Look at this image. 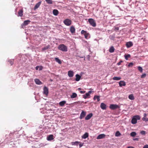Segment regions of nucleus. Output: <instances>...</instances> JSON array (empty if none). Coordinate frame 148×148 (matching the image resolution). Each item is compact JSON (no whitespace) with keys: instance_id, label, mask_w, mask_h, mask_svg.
Instances as JSON below:
<instances>
[{"instance_id":"nucleus-1","label":"nucleus","mask_w":148,"mask_h":148,"mask_svg":"<svg viewBox=\"0 0 148 148\" xmlns=\"http://www.w3.org/2000/svg\"><path fill=\"white\" fill-rule=\"evenodd\" d=\"M58 49L63 52H66L68 51L67 47L64 44H60L58 47Z\"/></svg>"},{"instance_id":"nucleus-2","label":"nucleus","mask_w":148,"mask_h":148,"mask_svg":"<svg viewBox=\"0 0 148 148\" xmlns=\"http://www.w3.org/2000/svg\"><path fill=\"white\" fill-rule=\"evenodd\" d=\"M140 119V117L139 115H136L134 116L132 119L131 123L134 124H135L137 123V121Z\"/></svg>"},{"instance_id":"nucleus-3","label":"nucleus","mask_w":148,"mask_h":148,"mask_svg":"<svg viewBox=\"0 0 148 148\" xmlns=\"http://www.w3.org/2000/svg\"><path fill=\"white\" fill-rule=\"evenodd\" d=\"M88 21L90 24L93 27H95L96 25L95 21L92 18H89L88 20Z\"/></svg>"},{"instance_id":"nucleus-4","label":"nucleus","mask_w":148,"mask_h":148,"mask_svg":"<svg viewBox=\"0 0 148 148\" xmlns=\"http://www.w3.org/2000/svg\"><path fill=\"white\" fill-rule=\"evenodd\" d=\"M64 23L67 26H70L71 24L72 21L69 19H66L63 21Z\"/></svg>"},{"instance_id":"nucleus-5","label":"nucleus","mask_w":148,"mask_h":148,"mask_svg":"<svg viewBox=\"0 0 148 148\" xmlns=\"http://www.w3.org/2000/svg\"><path fill=\"white\" fill-rule=\"evenodd\" d=\"M43 94L45 95L46 96H47L48 95L49 93V90L48 88L46 86H45L43 88Z\"/></svg>"},{"instance_id":"nucleus-6","label":"nucleus","mask_w":148,"mask_h":148,"mask_svg":"<svg viewBox=\"0 0 148 148\" xmlns=\"http://www.w3.org/2000/svg\"><path fill=\"white\" fill-rule=\"evenodd\" d=\"M119 108V106L116 104H112L110 106V108L112 110H114Z\"/></svg>"},{"instance_id":"nucleus-7","label":"nucleus","mask_w":148,"mask_h":148,"mask_svg":"<svg viewBox=\"0 0 148 148\" xmlns=\"http://www.w3.org/2000/svg\"><path fill=\"white\" fill-rule=\"evenodd\" d=\"M92 91H89L88 92L86 93L85 95H83V98L84 99H86L87 98H89L88 97L90 96V94L91 93Z\"/></svg>"},{"instance_id":"nucleus-8","label":"nucleus","mask_w":148,"mask_h":148,"mask_svg":"<svg viewBox=\"0 0 148 148\" xmlns=\"http://www.w3.org/2000/svg\"><path fill=\"white\" fill-rule=\"evenodd\" d=\"M47 139L48 141H51L54 139L53 136L52 134H50L47 137Z\"/></svg>"},{"instance_id":"nucleus-9","label":"nucleus","mask_w":148,"mask_h":148,"mask_svg":"<svg viewBox=\"0 0 148 148\" xmlns=\"http://www.w3.org/2000/svg\"><path fill=\"white\" fill-rule=\"evenodd\" d=\"M133 45V43L132 42L129 41L126 43V46L127 48H130Z\"/></svg>"},{"instance_id":"nucleus-10","label":"nucleus","mask_w":148,"mask_h":148,"mask_svg":"<svg viewBox=\"0 0 148 148\" xmlns=\"http://www.w3.org/2000/svg\"><path fill=\"white\" fill-rule=\"evenodd\" d=\"M86 115V112L84 111H82L81 114H80L79 118L80 119H82Z\"/></svg>"},{"instance_id":"nucleus-11","label":"nucleus","mask_w":148,"mask_h":148,"mask_svg":"<svg viewBox=\"0 0 148 148\" xmlns=\"http://www.w3.org/2000/svg\"><path fill=\"white\" fill-rule=\"evenodd\" d=\"M119 85L120 87H122L123 86H125L126 85V83L125 82L123 81H120L119 82Z\"/></svg>"},{"instance_id":"nucleus-12","label":"nucleus","mask_w":148,"mask_h":148,"mask_svg":"<svg viewBox=\"0 0 148 148\" xmlns=\"http://www.w3.org/2000/svg\"><path fill=\"white\" fill-rule=\"evenodd\" d=\"M105 136V135L103 134L99 135L97 138V139H100L103 138Z\"/></svg>"},{"instance_id":"nucleus-13","label":"nucleus","mask_w":148,"mask_h":148,"mask_svg":"<svg viewBox=\"0 0 148 148\" xmlns=\"http://www.w3.org/2000/svg\"><path fill=\"white\" fill-rule=\"evenodd\" d=\"M68 75L69 77H73L74 75V72L72 71H69L68 72Z\"/></svg>"},{"instance_id":"nucleus-14","label":"nucleus","mask_w":148,"mask_h":148,"mask_svg":"<svg viewBox=\"0 0 148 148\" xmlns=\"http://www.w3.org/2000/svg\"><path fill=\"white\" fill-rule=\"evenodd\" d=\"M93 116V114L92 113H90L88 114L87 116L85 117V119L86 120H89Z\"/></svg>"},{"instance_id":"nucleus-15","label":"nucleus","mask_w":148,"mask_h":148,"mask_svg":"<svg viewBox=\"0 0 148 148\" xmlns=\"http://www.w3.org/2000/svg\"><path fill=\"white\" fill-rule=\"evenodd\" d=\"M30 22V21L29 20L25 21L23 24L22 26H26L29 24Z\"/></svg>"},{"instance_id":"nucleus-16","label":"nucleus","mask_w":148,"mask_h":148,"mask_svg":"<svg viewBox=\"0 0 148 148\" xmlns=\"http://www.w3.org/2000/svg\"><path fill=\"white\" fill-rule=\"evenodd\" d=\"M106 105L103 103H101L100 105V107L103 110H106Z\"/></svg>"},{"instance_id":"nucleus-17","label":"nucleus","mask_w":148,"mask_h":148,"mask_svg":"<svg viewBox=\"0 0 148 148\" xmlns=\"http://www.w3.org/2000/svg\"><path fill=\"white\" fill-rule=\"evenodd\" d=\"M23 10L22 9L20 10L18 12V16L21 17L23 15Z\"/></svg>"},{"instance_id":"nucleus-18","label":"nucleus","mask_w":148,"mask_h":148,"mask_svg":"<svg viewBox=\"0 0 148 148\" xmlns=\"http://www.w3.org/2000/svg\"><path fill=\"white\" fill-rule=\"evenodd\" d=\"M80 143V142H79L76 141L75 142H71V144L73 145L78 146Z\"/></svg>"},{"instance_id":"nucleus-19","label":"nucleus","mask_w":148,"mask_h":148,"mask_svg":"<svg viewBox=\"0 0 148 148\" xmlns=\"http://www.w3.org/2000/svg\"><path fill=\"white\" fill-rule=\"evenodd\" d=\"M88 133L87 132H86L82 136V138L85 139L88 137Z\"/></svg>"},{"instance_id":"nucleus-20","label":"nucleus","mask_w":148,"mask_h":148,"mask_svg":"<svg viewBox=\"0 0 148 148\" xmlns=\"http://www.w3.org/2000/svg\"><path fill=\"white\" fill-rule=\"evenodd\" d=\"M75 77H76V78L75 79V80L76 81H79L80 80V79L81 78V76H80L79 75L77 74L76 75Z\"/></svg>"},{"instance_id":"nucleus-21","label":"nucleus","mask_w":148,"mask_h":148,"mask_svg":"<svg viewBox=\"0 0 148 148\" xmlns=\"http://www.w3.org/2000/svg\"><path fill=\"white\" fill-rule=\"evenodd\" d=\"M58 13L59 12L56 9H54L53 11V13L55 16H57L58 15Z\"/></svg>"},{"instance_id":"nucleus-22","label":"nucleus","mask_w":148,"mask_h":148,"mask_svg":"<svg viewBox=\"0 0 148 148\" xmlns=\"http://www.w3.org/2000/svg\"><path fill=\"white\" fill-rule=\"evenodd\" d=\"M77 97V94L75 92H73L72 94L71 95V98L72 99H73L76 98Z\"/></svg>"},{"instance_id":"nucleus-23","label":"nucleus","mask_w":148,"mask_h":148,"mask_svg":"<svg viewBox=\"0 0 148 148\" xmlns=\"http://www.w3.org/2000/svg\"><path fill=\"white\" fill-rule=\"evenodd\" d=\"M70 31L72 33H75V27L73 26H71L70 27Z\"/></svg>"},{"instance_id":"nucleus-24","label":"nucleus","mask_w":148,"mask_h":148,"mask_svg":"<svg viewBox=\"0 0 148 148\" xmlns=\"http://www.w3.org/2000/svg\"><path fill=\"white\" fill-rule=\"evenodd\" d=\"M66 103L65 101H60L59 103V104L61 106H63Z\"/></svg>"},{"instance_id":"nucleus-25","label":"nucleus","mask_w":148,"mask_h":148,"mask_svg":"<svg viewBox=\"0 0 148 148\" xmlns=\"http://www.w3.org/2000/svg\"><path fill=\"white\" fill-rule=\"evenodd\" d=\"M50 47V45H48L47 46L44 47L42 49V51H44V50H47L49 49Z\"/></svg>"},{"instance_id":"nucleus-26","label":"nucleus","mask_w":148,"mask_h":148,"mask_svg":"<svg viewBox=\"0 0 148 148\" xmlns=\"http://www.w3.org/2000/svg\"><path fill=\"white\" fill-rule=\"evenodd\" d=\"M114 51V49L113 46H111L109 49V51L111 53H113Z\"/></svg>"},{"instance_id":"nucleus-27","label":"nucleus","mask_w":148,"mask_h":148,"mask_svg":"<svg viewBox=\"0 0 148 148\" xmlns=\"http://www.w3.org/2000/svg\"><path fill=\"white\" fill-rule=\"evenodd\" d=\"M128 98L131 100H134V97L133 94H130L129 95Z\"/></svg>"},{"instance_id":"nucleus-28","label":"nucleus","mask_w":148,"mask_h":148,"mask_svg":"<svg viewBox=\"0 0 148 148\" xmlns=\"http://www.w3.org/2000/svg\"><path fill=\"white\" fill-rule=\"evenodd\" d=\"M55 61L59 64H61L62 63V62L61 60L58 58H55Z\"/></svg>"},{"instance_id":"nucleus-29","label":"nucleus","mask_w":148,"mask_h":148,"mask_svg":"<svg viewBox=\"0 0 148 148\" xmlns=\"http://www.w3.org/2000/svg\"><path fill=\"white\" fill-rule=\"evenodd\" d=\"M121 79V78L120 77H113V79L114 80L118 81L119 80Z\"/></svg>"},{"instance_id":"nucleus-30","label":"nucleus","mask_w":148,"mask_h":148,"mask_svg":"<svg viewBox=\"0 0 148 148\" xmlns=\"http://www.w3.org/2000/svg\"><path fill=\"white\" fill-rule=\"evenodd\" d=\"M136 135V132H132L130 134V136L132 137H134Z\"/></svg>"},{"instance_id":"nucleus-31","label":"nucleus","mask_w":148,"mask_h":148,"mask_svg":"<svg viewBox=\"0 0 148 148\" xmlns=\"http://www.w3.org/2000/svg\"><path fill=\"white\" fill-rule=\"evenodd\" d=\"M130 57V55L129 54L125 55V58L126 60H127L128 58Z\"/></svg>"},{"instance_id":"nucleus-32","label":"nucleus","mask_w":148,"mask_h":148,"mask_svg":"<svg viewBox=\"0 0 148 148\" xmlns=\"http://www.w3.org/2000/svg\"><path fill=\"white\" fill-rule=\"evenodd\" d=\"M121 135V133L119 131H117L115 133V135L116 136H119Z\"/></svg>"},{"instance_id":"nucleus-33","label":"nucleus","mask_w":148,"mask_h":148,"mask_svg":"<svg viewBox=\"0 0 148 148\" xmlns=\"http://www.w3.org/2000/svg\"><path fill=\"white\" fill-rule=\"evenodd\" d=\"M43 68V67L41 66H38V70L39 69V71H41L42 70Z\"/></svg>"},{"instance_id":"nucleus-34","label":"nucleus","mask_w":148,"mask_h":148,"mask_svg":"<svg viewBox=\"0 0 148 148\" xmlns=\"http://www.w3.org/2000/svg\"><path fill=\"white\" fill-rule=\"evenodd\" d=\"M138 69L140 72H142L143 69L140 66H138Z\"/></svg>"},{"instance_id":"nucleus-35","label":"nucleus","mask_w":148,"mask_h":148,"mask_svg":"<svg viewBox=\"0 0 148 148\" xmlns=\"http://www.w3.org/2000/svg\"><path fill=\"white\" fill-rule=\"evenodd\" d=\"M9 63L11 65H12L13 64V60H10L8 61Z\"/></svg>"},{"instance_id":"nucleus-36","label":"nucleus","mask_w":148,"mask_h":148,"mask_svg":"<svg viewBox=\"0 0 148 148\" xmlns=\"http://www.w3.org/2000/svg\"><path fill=\"white\" fill-rule=\"evenodd\" d=\"M142 120L143 121H145V122L148 121V119L147 118H146V117H143L142 118Z\"/></svg>"},{"instance_id":"nucleus-37","label":"nucleus","mask_w":148,"mask_h":148,"mask_svg":"<svg viewBox=\"0 0 148 148\" xmlns=\"http://www.w3.org/2000/svg\"><path fill=\"white\" fill-rule=\"evenodd\" d=\"M134 64L132 62H130V63L128 65V66L129 67H132V66H133Z\"/></svg>"},{"instance_id":"nucleus-38","label":"nucleus","mask_w":148,"mask_h":148,"mask_svg":"<svg viewBox=\"0 0 148 148\" xmlns=\"http://www.w3.org/2000/svg\"><path fill=\"white\" fill-rule=\"evenodd\" d=\"M87 33L86 31H85L84 30H82L81 32V34H85Z\"/></svg>"},{"instance_id":"nucleus-39","label":"nucleus","mask_w":148,"mask_h":148,"mask_svg":"<svg viewBox=\"0 0 148 148\" xmlns=\"http://www.w3.org/2000/svg\"><path fill=\"white\" fill-rule=\"evenodd\" d=\"M42 84V82L39 79H38V85H41Z\"/></svg>"},{"instance_id":"nucleus-40","label":"nucleus","mask_w":148,"mask_h":148,"mask_svg":"<svg viewBox=\"0 0 148 148\" xmlns=\"http://www.w3.org/2000/svg\"><path fill=\"white\" fill-rule=\"evenodd\" d=\"M89 34L88 33H86L84 34V36L85 38L86 39H87L88 36Z\"/></svg>"},{"instance_id":"nucleus-41","label":"nucleus","mask_w":148,"mask_h":148,"mask_svg":"<svg viewBox=\"0 0 148 148\" xmlns=\"http://www.w3.org/2000/svg\"><path fill=\"white\" fill-rule=\"evenodd\" d=\"M100 96L96 95V99H97V101H100Z\"/></svg>"},{"instance_id":"nucleus-42","label":"nucleus","mask_w":148,"mask_h":148,"mask_svg":"<svg viewBox=\"0 0 148 148\" xmlns=\"http://www.w3.org/2000/svg\"><path fill=\"white\" fill-rule=\"evenodd\" d=\"M140 133L142 135H145L146 134V132L145 131H142L140 132Z\"/></svg>"},{"instance_id":"nucleus-43","label":"nucleus","mask_w":148,"mask_h":148,"mask_svg":"<svg viewBox=\"0 0 148 148\" xmlns=\"http://www.w3.org/2000/svg\"><path fill=\"white\" fill-rule=\"evenodd\" d=\"M146 75L145 73L143 74L141 76V78H143L146 76Z\"/></svg>"},{"instance_id":"nucleus-44","label":"nucleus","mask_w":148,"mask_h":148,"mask_svg":"<svg viewBox=\"0 0 148 148\" xmlns=\"http://www.w3.org/2000/svg\"><path fill=\"white\" fill-rule=\"evenodd\" d=\"M47 3L49 4H51L52 3V1H46Z\"/></svg>"},{"instance_id":"nucleus-45","label":"nucleus","mask_w":148,"mask_h":148,"mask_svg":"<svg viewBox=\"0 0 148 148\" xmlns=\"http://www.w3.org/2000/svg\"><path fill=\"white\" fill-rule=\"evenodd\" d=\"M123 62V61L122 60H120L119 62H118L117 63V65H120L121 64V62Z\"/></svg>"},{"instance_id":"nucleus-46","label":"nucleus","mask_w":148,"mask_h":148,"mask_svg":"<svg viewBox=\"0 0 148 148\" xmlns=\"http://www.w3.org/2000/svg\"><path fill=\"white\" fill-rule=\"evenodd\" d=\"M138 138H133V140L134 141H138Z\"/></svg>"},{"instance_id":"nucleus-47","label":"nucleus","mask_w":148,"mask_h":148,"mask_svg":"<svg viewBox=\"0 0 148 148\" xmlns=\"http://www.w3.org/2000/svg\"><path fill=\"white\" fill-rule=\"evenodd\" d=\"M80 92L81 94H84L86 92V91H80Z\"/></svg>"},{"instance_id":"nucleus-48","label":"nucleus","mask_w":148,"mask_h":148,"mask_svg":"<svg viewBox=\"0 0 148 148\" xmlns=\"http://www.w3.org/2000/svg\"><path fill=\"white\" fill-rule=\"evenodd\" d=\"M83 143H80V144H79V148H80L82 147V146L83 145Z\"/></svg>"},{"instance_id":"nucleus-49","label":"nucleus","mask_w":148,"mask_h":148,"mask_svg":"<svg viewBox=\"0 0 148 148\" xmlns=\"http://www.w3.org/2000/svg\"><path fill=\"white\" fill-rule=\"evenodd\" d=\"M143 148H148V145H145L143 147Z\"/></svg>"},{"instance_id":"nucleus-50","label":"nucleus","mask_w":148,"mask_h":148,"mask_svg":"<svg viewBox=\"0 0 148 148\" xmlns=\"http://www.w3.org/2000/svg\"><path fill=\"white\" fill-rule=\"evenodd\" d=\"M41 3V1H40V2H39L38 3V8L39 6L40 5Z\"/></svg>"},{"instance_id":"nucleus-51","label":"nucleus","mask_w":148,"mask_h":148,"mask_svg":"<svg viewBox=\"0 0 148 148\" xmlns=\"http://www.w3.org/2000/svg\"><path fill=\"white\" fill-rule=\"evenodd\" d=\"M37 8V4H36L35 5V6L34 8V10H36Z\"/></svg>"},{"instance_id":"nucleus-52","label":"nucleus","mask_w":148,"mask_h":148,"mask_svg":"<svg viewBox=\"0 0 148 148\" xmlns=\"http://www.w3.org/2000/svg\"><path fill=\"white\" fill-rule=\"evenodd\" d=\"M39 146H40V147H42V146H45L44 145V144H40V145H39Z\"/></svg>"},{"instance_id":"nucleus-53","label":"nucleus","mask_w":148,"mask_h":148,"mask_svg":"<svg viewBox=\"0 0 148 148\" xmlns=\"http://www.w3.org/2000/svg\"><path fill=\"white\" fill-rule=\"evenodd\" d=\"M115 29L116 30H118L119 29V28L118 27H115Z\"/></svg>"},{"instance_id":"nucleus-54","label":"nucleus","mask_w":148,"mask_h":148,"mask_svg":"<svg viewBox=\"0 0 148 148\" xmlns=\"http://www.w3.org/2000/svg\"><path fill=\"white\" fill-rule=\"evenodd\" d=\"M35 82L36 83V84H37V79H35L34 80Z\"/></svg>"},{"instance_id":"nucleus-55","label":"nucleus","mask_w":148,"mask_h":148,"mask_svg":"<svg viewBox=\"0 0 148 148\" xmlns=\"http://www.w3.org/2000/svg\"><path fill=\"white\" fill-rule=\"evenodd\" d=\"M96 95H95L94 97V98H93V99L94 100H95L96 99Z\"/></svg>"},{"instance_id":"nucleus-56","label":"nucleus","mask_w":148,"mask_h":148,"mask_svg":"<svg viewBox=\"0 0 148 148\" xmlns=\"http://www.w3.org/2000/svg\"><path fill=\"white\" fill-rule=\"evenodd\" d=\"M144 117H146V116H147V114L146 113H144Z\"/></svg>"},{"instance_id":"nucleus-57","label":"nucleus","mask_w":148,"mask_h":148,"mask_svg":"<svg viewBox=\"0 0 148 148\" xmlns=\"http://www.w3.org/2000/svg\"><path fill=\"white\" fill-rule=\"evenodd\" d=\"M127 148H134V147L132 146H129Z\"/></svg>"},{"instance_id":"nucleus-58","label":"nucleus","mask_w":148,"mask_h":148,"mask_svg":"<svg viewBox=\"0 0 148 148\" xmlns=\"http://www.w3.org/2000/svg\"><path fill=\"white\" fill-rule=\"evenodd\" d=\"M81 89L80 88H78V90H79V91L80 90H81Z\"/></svg>"},{"instance_id":"nucleus-59","label":"nucleus","mask_w":148,"mask_h":148,"mask_svg":"<svg viewBox=\"0 0 148 148\" xmlns=\"http://www.w3.org/2000/svg\"><path fill=\"white\" fill-rule=\"evenodd\" d=\"M90 57V56L89 55H88V60H89Z\"/></svg>"},{"instance_id":"nucleus-60","label":"nucleus","mask_w":148,"mask_h":148,"mask_svg":"<svg viewBox=\"0 0 148 148\" xmlns=\"http://www.w3.org/2000/svg\"><path fill=\"white\" fill-rule=\"evenodd\" d=\"M116 6L117 7H119V5H116Z\"/></svg>"},{"instance_id":"nucleus-61","label":"nucleus","mask_w":148,"mask_h":148,"mask_svg":"<svg viewBox=\"0 0 148 148\" xmlns=\"http://www.w3.org/2000/svg\"><path fill=\"white\" fill-rule=\"evenodd\" d=\"M81 58H84V60H85V57L84 56V57H80Z\"/></svg>"},{"instance_id":"nucleus-62","label":"nucleus","mask_w":148,"mask_h":148,"mask_svg":"<svg viewBox=\"0 0 148 148\" xmlns=\"http://www.w3.org/2000/svg\"><path fill=\"white\" fill-rule=\"evenodd\" d=\"M35 69L36 70H37V66H36V67H35Z\"/></svg>"},{"instance_id":"nucleus-63","label":"nucleus","mask_w":148,"mask_h":148,"mask_svg":"<svg viewBox=\"0 0 148 148\" xmlns=\"http://www.w3.org/2000/svg\"><path fill=\"white\" fill-rule=\"evenodd\" d=\"M110 39H111V40H113V38H110Z\"/></svg>"},{"instance_id":"nucleus-64","label":"nucleus","mask_w":148,"mask_h":148,"mask_svg":"<svg viewBox=\"0 0 148 148\" xmlns=\"http://www.w3.org/2000/svg\"><path fill=\"white\" fill-rule=\"evenodd\" d=\"M138 2V1H135V3H137V2Z\"/></svg>"}]
</instances>
